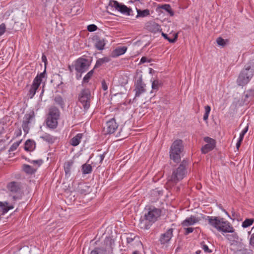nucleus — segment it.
Returning <instances> with one entry per match:
<instances>
[{
	"instance_id": "nucleus-24",
	"label": "nucleus",
	"mask_w": 254,
	"mask_h": 254,
	"mask_svg": "<svg viewBox=\"0 0 254 254\" xmlns=\"http://www.w3.org/2000/svg\"><path fill=\"white\" fill-rule=\"evenodd\" d=\"M36 147V144L34 140L28 139L25 143L24 149L27 151L33 150Z\"/></svg>"
},
{
	"instance_id": "nucleus-11",
	"label": "nucleus",
	"mask_w": 254,
	"mask_h": 254,
	"mask_svg": "<svg viewBox=\"0 0 254 254\" xmlns=\"http://www.w3.org/2000/svg\"><path fill=\"white\" fill-rule=\"evenodd\" d=\"M89 64L88 61L84 58H79L74 64V69L78 73H83L88 70Z\"/></svg>"
},
{
	"instance_id": "nucleus-57",
	"label": "nucleus",
	"mask_w": 254,
	"mask_h": 254,
	"mask_svg": "<svg viewBox=\"0 0 254 254\" xmlns=\"http://www.w3.org/2000/svg\"><path fill=\"white\" fill-rule=\"evenodd\" d=\"M201 253V251H197L196 252V254H200Z\"/></svg>"
},
{
	"instance_id": "nucleus-9",
	"label": "nucleus",
	"mask_w": 254,
	"mask_h": 254,
	"mask_svg": "<svg viewBox=\"0 0 254 254\" xmlns=\"http://www.w3.org/2000/svg\"><path fill=\"white\" fill-rule=\"evenodd\" d=\"M113 8L121 13L127 15H130V12H132L131 9L127 7L126 5L121 4L116 0H110L109 3L108 8L112 9Z\"/></svg>"
},
{
	"instance_id": "nucleus-2",
	"label": "nucleus",
	"mask_w": 254,
	"mask_h": 254,
	"mask_svg": "<svg viewBox=\"0 0 254 254\" xmlns=\"http://www.w3.org/2000/svg\"><path fill=\"white\" fill-rule=\"evenodd\" d=\"M206 219L211 226L222 233H226L232 230L231 224L222 218L208 216Z\"/></svg>"
},
{
	"instance_id": "nucleus-40",
	"label": "nucleus",
	"mask_w": 254,
	"mask_h": 254,
	"mask_svg": "<svg viewBox=\"0 0 254 254\" xmlns=\"http://www.w3.org/2000/svg\"><path fill=\"white\" fill-rule=\"evenodd\" d=\"M162 36L166 39H167L170 43H174L177 39V34H176L173 38H169L166 34L162 33Z\"/></svg>"
},
{
	"instance_id": "nucleus-32",
	"label": "nucleus",
	"mask_w": 254,
	"mask_h": 254,
	"mask_svg": "<svg viewBox=\"0 0 254 254\" xmlns=\"http://www.w3.org/2000/svg\"><path fill=\"white\" fill-rule=\"evenodd\" d=\"M110 61V59L108 57H104L101 59H98L95 65L94 68L98 67L104 63H108Z\"/></svg>"
},
{
	"instance_id": "nucleus-30",
	"label": "nucleus",
	"mask_w": 254,
	"mask_h": 254,
	"mask_svg": "<svg viewBox=\"0 0 254 254\" xmlns=\"http://www.w3.org/2000/svg\"><path fill=\"white\" fill-rule=\"evenodd\" d=\"M105 45V40L103 39L98 38L95 44V47L99 50H102Z\"/></svg>"
},
{
	"instance_id": "nucleus-5",
	"label": "nucleus",
	"mask_w": 254,
	"mask_h": 254,
	"mask_svg": "<svg viewBox=\"0 0 254 254\" xmlns=\"http://www.w3.org/2000/svg\"><path fill=\"white\" fill-rule=\"evenodd\" d=\"M226 233L228 234H223V235L229 241L231 246L234 248L235 250L240 251L243 248V245L235 229L232 227V230L229 232H226Z\"/></svg>"
},
{
	"instance_id": "nucleus-56",
	"label": "nucleus",
	"mask_w": 254,
	"mask_h": 254,
	"mask_svg": "<svg viewBox=\"0 0 254 254\" xmlns=\"http://www.w3.org/2000/svg\"><path fill=\"white\" fill-rule=\"evenodd\" d=\"M132 254H138V252L137 251H134L133 252Z\"/></svg>"
},
{
	"instance_id": "nucleus-6",
	"label": "nucleus",
	"mask_w": 254,
	"mask_h": 254,
	"mask_svg": "<svg viewBox=\"0 0 254 254\" xmlns=\"http://www.w3.org/2000/svg\"><path fill=\"white\" fill-rule=\"evenodd\" d=\"M183 149L182 141L181 140L174 141L170 148V158L175 162H179L181 160V153Z\"/></svg>"
},
{
	"instance_id": "nucleus-8",
	"label": "nucleus",
	"mask_w": 254,
	"mask_h": 254,
	"mask_svg": "<svg viewBox=\"0 0 254 254\" xmlns=\"http://www.w3.org/2000/svg\"><path fill=\"white\" fill-rule=\"evenodd\" d=\"M7 189L12 193L15 194L9 197L14 201L21 198V187L19 183L15 182H11L8 184Z\"/></svg>"
},
{
	"instance_id": "nucleus-33",
	"label": "nucleus",
	"mask_w": 254,
	"mask_h": 254,
	"mask_svg": "<svg viewBox=\"0 0 254 254\" xmlns=\"http://www.w3.org/2000/svg\"><path fill=\"white\" fill-rule=\"evenodd\" d=\"M92 170V166L90 164H84L82 166V172L83 174H90Z\"/></svg>"
},
{
	"instance_id": "nucleus-37",
	"label": "nucleus",
	"mask_w": 254,
	"mask_h": 254,
	"mask_svg": "<svg viewBox=\"0 0 254 254\" xmlns=\"http://www.w3.org/2000/svg\"><path fill=\"white\" fill-rule=\"evenodd\" d=\"M94 73L93 69L91 70L90 71H89L84 77L83 79V83H87L88 82L89 80L91 78V77L92 76Z\"/></svg>"
},
{
	"instance_id": "nucleus-29",
	"label": "nucleus",
	"mask_w": 254,
	"mask_h": 254,
	"mask_svg": "<svg viewBox=\"0 0 254 254\" xmlns=\"http://www.w3.org/2000/svg\"><path fill=\"white\" fill-rule=\"evenodd\" d=\"M40 138L43 140L51 143H53L55 140V138L54 136L46 133L41 136Z\"/></svg>"
},
{
	"instance_id": "nucleus-59",
	"label": "nucleus",
	"mask_w": 254,
	"mask_h": 254,
	"mask_svg": "<svg viewBox=\"0 0 254 254\" xmlns=\"http://www.w3.org/2000/svg\"><path fill=\"white\" fill-rule=\"evenodd\" d=\"M81 77V75L80 74V75H79V77H77V78L78 79H79L80 77Z\"/></svg>"
},
{
	"instance_id": "nucleus-45",
	"label": "nucleus",
	"mask_w": 254,
	"mask_h": 254,
	"mask_svg": "<svg viewBox=\"0 0 254 254\" xmlns=\"http://www.w3.org/2000/svg\"><path fill=\"white\" fill-rule=\"evenodd\" d=\"M31 163L33 164H36L37 167H39L43 163V161L42 159H38L36 160H31L29 161Z\"/></svg>"
},
{
	"instance_id": "nucleus-36",
	"label": "nucleus",
	"mask_w": 254,
	"mask_h": 254,
	"mask_svg": "<svg viewBox=\"0 0 254 254\" xmlns=\"http://www.w3.org/2000/svg\"><path fill=\"white\" fill-rule=\"evenodd\" d=\"M254 222V219H246L243 222L242 226L243 228H247L252 225Z\"/></svg>"
},
{
	"instance_id": "nucleus-15",
	"label": "nucleus",
	"mask_w": 254,
	"mask_h": 254,
	"mask_svg": "<svg viewBox=\"0 0 254 254\" xmlns=\"http://www.w3.org/2000/svg\"><path fill=\"white\" fill-rule=\"evenodd\" d=\"M105 243L106 245L105 248H96L91 252L90 254H106L107 250L112 249V240L109 238L106 239Z\"/></svg>"
},
{
	"instance_id": "nucleus-13",
	"label": "nucleus",
	"mask_w": 254,
	"mask_h": 254,
	"mask_svg": "<svg viewBox=\"0 0 254 254\" xmlns=\"http://www.w3.org/2000/svg\"><path fill=\"white\" fill-rule=\"evenodd\" d=\"M202 215L200 216L190 215V217L186 218L182 222V225L183 227H188L197 224L201 220Z\"/></svg>"
},
{
	"instance_id": "nucleus-50",
	"label": "nucleus",
	"mask_w": 254,
	"mask_h": 254,
	"mask_svg": "<svg viewBox=\"0 0 254 254\" xmlns=\"http://www.w3.org/2000/svg\"><path fill=\"white\" fill-rule=\"evenodd\" d=\"M211 108L209 106H206L205 107V114L209 115L210 112Z\"/></svg>"
},
{
	"instance_id": "nucleus-22",
	"label": "nucleus",
	"mask_w": 254,
	"mask_h": 254,
	"mask_svg": "<svg viewBox=\"0 0 254 254\" xmlns=\"http://www.w3.org/2000/svg\"><path fill=\"white\" fill-rule=\"evenodd\" d=\"M73 162L72 160H68L64 164V170L66 177H69L71 172V168Z\"/></svg>"
},
{
	"instance_id": "nucleus-10",
	"label": "nucleus",
	"mask_w": 254,
	"mask_h": 254,
	"mask_svg": "<svg viewBox=\"0 0 254 254\" xmlns=\"http://www.w3.org/2000/svg\"><path fill=\"white\" fill-rule=\"evenodd\" d=\"M90 100V91L88 89L83 90L80 94L79 101L83 106L85 110H87L89 108Z\"/></svg>"
},
{
	"instance_id": "nucleus-38",
	"label": "nucleus",
	"mask_w": 254,
	"mask_h": 254,
	"mask_svg": "<svg viewBox=\"0 0 254 254\" xmlns=\"http://www.w3.org/2000/svg\"><path fill=\"white\" fill-rule=\"evenodd\" d=\"M160 83L159 81L157 80H154L152 83V89L153 90L157 91L160 86Z\"/></svg>"
},
{
	"instance_id": "nucleus-58",
	"label": "nucleus",
	"mask_w": 254,
	"mask_h": 254,
	"mask_svg": "<svg viewBox=\"0 0 254 254\" xmlns=\"http://www.w3.org/2000/svg\"><path fill=\"white\" fill-rule=\"evenodd\" d=\"M154 25L158 29H159V26L157 24H154Z\"/></svg>"
},
{
	"instance_id": "nucleus-39",
	"label": "nucleus",
	"mask_w": 254,
	"mask_h": 254,
	"mask_svg": "<svg viewBox=\"0 0 254 254\" xmlns=\"http://www.w3.org/2000/svg\"><path fill=\"white\" fill-rule=\"evenodd\" d=\"M55 102L61 106L63 107L64 106V102L63 98L60 96H57L55 98Z\"/></svg>"
},
{
	"instance_id": "nucleus-54",
	"label": "nucleus",
	"mask_w": 254,
	"mask_h": 254,
	"mask_svg": "<svg viewBox=\"0 0 254 254\" xmlns=\"http://www.w3.org/2000/svg\"><path fill=\"white\" fill-rule=\"evenodd\" d=\"M208 116L209 115L204 114L203 117V120L205 121H207L208 120Z\"/></svg>"
},
{
	"instance_id": "nucleus-14",
	"label": "nucleus",
	"mask_w": 254,
	"mask_h": 254,
	"mask_svg": "<svg viewBox=\"0 0 254 254\" xmlns=\"http://www.w3.org/2000/svg\"><path fill=\"white\" fill-rule=\"evenodd\" d=\"M15 203V201L10 198L8 201H0V215H4L9 210L13 209Z\"/></svg>"
},
{
	"instance_id": "nucleus-42",
	"label": "nucleus",
	"mask_w": 254,
	"mask_h": 254,
	"mask_svg": "<svg viewBox=\"0 0 254 254\" xmlns=\"http://www.w3.org/2000/svg\"><path fill=\"white\" fill-rule=\"evenodd\" d=\"M248 127H247L241 131V132L240 133V135H239V137L238 139H240V140L243 141L244 136L248 131Z\"/></svg>"
},
{
	"instance_id": "nucleus-27",
	"label": "nucleus",
	"mask_w": 254,
	"mask_h": 254,
	"mask_svg": "<svg viewBox=\"0 0 254 254\" xmlns=\"http://www.w3.org/2000/svg\"><path fill=\"white\" fill-rule=\"evenodd\" d=\"M58 120L51 117H47L46 121L47 126L51 128H56L58 126Z\"/></svg>"
},
{
	"instance_id": "nucleus-55",
	"label": "nucleus",
	"mask_w": 254,
	"mask_h": 254,
	"mask_svg": "<svg viewBox=\"0 0 254 254\" xmlns=\"http://www.w3.org/2000/svg\"><path fill=\"white\" fill-rule=\"evenodd\" d=\"M42 61L43 62H45V61H46V57L45 56H42Z\"/></svg>"
},
{
	"instance_id": "nucleus-17",
	"label": "nucleus",
	"mask_w": 254,
	"mask_h": 254,
	"mask_svg": "<svg viewBox=\"0 0 254 254\" xmlns=\"http://www.w3.org/2000/svg\"><path fill=\"white\" fill-rule=\"evenodd\" d=\"M34 115L33 112H30L29 114H26L25 115L23 124H22V128L25 132L27 133L29 130V125L31 124L34 120Z\"/></svg>"
},
{
	"instance_id": "nucleus-43",
	"label": "nucleus",
	"mask_w": 254,
	"mask_h": 254,
	"mask_svg": "<svg viewBox=\"0 0 254 254\" xmlns=\"http://www.w3.org/2000/svg\"><path fill=\"white\" fill-rule=\"evenodd\" d=\"M97 29V27L95 24H90L87 26V30L90 32H94Z\"/></svg>"
},
{
	"instance_id": "nucleus-7",
	"label": "nucleus",
	"mask_w": 254,
	"mask_h": 254,
	"mask_svg": "<svg viewBox=\"0 0 254 254\" xmlns=\"http://www.w3.org/2000/svg\"><path fill=\"white\" fill-rule=\"evenodd\" d=\"M47 79V74L46 69L43 72L38 74L34 79L31 87L29 91V96L30 98H32L41 83H45Z\"/></svg>"
},
{
	"instance_id": "nucleus-53",
	"label": "nucleus",
	"mask_w": 254,
	"mask_h": 254,
	"mask_svg": "<svg viewBox=\"0 0 254 254\" xmlns=\"http://www.w3.org/2000/svg\"><path fill=\"white\" fill-rule=\"evenodd\" d=\"M100 162H102L105 158V154H103L99 155Z\"/></svg>"
},
{
	"instance_id": "nucleus-16",
	"label": "nucleus",
	"mask_w": 254,
	"mask_h": 254,
	"mask_svg": "<svg viewBox=\"0 0 254 254\" xmlns=\"http://www.w3.org/2000/svg\"><path fill=\"white\" fill-rule=\"evenodd\" d=\"M118 127V125L115 119L113 118L107 122L106 127L104 128L105 133L112 134L115 132Z\"/></svg>"
},
{
	"instance_id": "nucleus-49",
	"label": "nucleus",
	"mask_w": 254,
	"mask_h": 254,
	"mask_svg": "<svg viewBox=\"0 0 254 254\" xmlns=\"http://www.w3.org/2000/svg\"><path fill=\"white\" fill-rule=\"evenodd\" d=\"M102 88L104 91H106L108 89V85L106 83L105 80H103L102 81Z\"/></svg>"
},
{
	"instance_id": "nucleus-35",
	"label": "nucleus",
	"mask_w": 254,
	"mask_h": 254,
	"mask_svg": "<svg viewBox=\"0 0 254 254\" xmlns=\"http://www.w3.org/2000/svg\"><path fill=\"white\" fill-rule=\"evenodd\" d=\"M248 234L251 236L249 239L250 245L254 247V226L252 227L251 231L248 232Z\"/></svg>"
},
{
	"instance_id": "nucleus-3",
	"label": "nucleus",
	"mask_w": 254,
	"mask_h": 254,
	"mask_svg": "<svg viewBox=\"0 0 254 254\" xmlns=\"http://www.w3.org/2000/svg\"><path fill=\"white\" fill-rule=\"evenodd\" d=\"M187 166V162L185 160L182 161L178 167L173 170L167 183L174 185L183 180L188 174Z\"/></svg>"
},
{
	"instance_id": "nucleus-46",
	"label": "nucleus",
	"mask_w": 254,
	"mask_h": 254,
	"mask_svg": "<svg viewBox=\"0 0 254 254\" xmlns=\"http://www.w3.org/2000/svg\"><path fill=\"white\" fill-rule=\"evenodd\" d=\"M20 144V142H16L13 143V144L11 146L9 150L11 151H13L16 149Z\"/></svg>"
},
{
	"instance_id": "nucleus-47",
	"label": "nucleus",
	"mask_w": 254,
	"mask_h": 254,
	"mask_svg": "<svg viewBox=\"0 0 254 254\" xmlns=\"http://www.w3.org/2000/svg\"><path fill=\"white\" fill-rule=\"evenodd\" d=\"M216 42H217V43L218 44V45H219L220 46H223L225 44L224 40L221 37L218 38L217 39Z\"/></svg>"
},
{
	"instance_id": "nucleus-20",
	"label": "nucleus",
	"mask_w": 254,
	"mask_h": 254,
	"mask_svg": "<svg viewBox=\"0 0 254 254\" xmlns=\"http://www.w3.org/2000/svg\"><path fill=\"white\" fill-rule=\"evenodd\" d=\"M125 236L127 240V243L128 245L132 246L133 245V242L134 241L136 242L137 245L140 243L139 238L134 234H126Z\"/></svg>"
},
{
	"instance_id": "nucleus-21",
	"label": "nucleus",
	"mask_w": 254,
	"mask_h": 254,
	"mask_svg": "<svg viewBox=\"0 0 254 254\" xmlns=\"http://www.w3.org/2000/svg\"><path fill=\"white\" fill-rule=\"evenodd\" d=\"M83 136V133H77L75 136L73 137L70 140L69 143L73 146H77L81 142V139Z\"/></svg>"
},
{
	"instance_id": "nucleus-41",
	"label": "nucleus",
	"mask_w": 254,
	"mask_h": 254,
	"mask_svg": "<svg viewBox=\"0 0 254 254\" xmlns=\"http://www.w3.org/2000/svg\"><path fill=\"white\" fill-rule=\"evenodd\" d=\"M201 247L202 250L206 253H211L212 252V251L209 249L208 247L204 244V243H201Z\"/></svg>"
},
{
	"instance_id": "nucleus-34",
	"label": "nucleus",
	"mask_w": 254,
	"mask_h": 254,
	"mask_svg": "<svg viewBox=\"0 0 254 254\" xmlns=\"http://www.w3.org/2000/svg\"><path fill=\"white\" fill-rule=\"evenodd\" d=\"M37 170V168H33L28 165H24L23 166V170L25 172L29 174L34 173Z\"/></svg>"
},
{
	"instance_id": "nucleus-19",
	"label": "nucleus",
	"mask_w": 254,
	"mask_h": 254,
	"mask_svg": "<svg viewBox=\"0 0 254 254\" xmlns=\"http://www.w3.org/2000/svg\"><path fill=\"white\" fill-rule=\"evenodd\" d=\"M174 229L169 228L163 234H161L160 242L162 244L168 243L173 237Z\"/></svg>"
},
{
	"instance_id": "nucleus-60",
	"label": "nucleus",
	"mask_w": 254,
	"mask_h": 254,
	"mask_svg": "<svg viewBox=\"0 0 254 254\" xmlns=\"http://www.w3.org/2000/svg\"><path fill=\"white\" fill-rule=\"evenodd\" d=\"M69 69H70V71H72V69H71V67H70V66H69Z\"/></svg>"
},
{
	"instance_id": "nucleus-31",
	"label": "nucleus",
	"mask_w": 254,
	"mask_h": 254,
	"mask_svg": "<svg viewBox=\"0 0 254 254\" xmlns=\"http://www.w3.org/2000/svg\"><path fill=\"white\" fill-rule=\"evenodd\" d=\"M159 7L162 9L165 10L171 16H173L174 15V12L169 4H163L161 5Z\"/></svg>"
},
{
	"instance_id": "nucleus-28",
	"label": "nucleus",
	"mask_w": 254,
	"mask_h": 254,
	"mask_svg": "<svg viewBox=\"0 0 254 254\" xmlns=\"http://www.w3.org/2000/svg\"><path fill=\"white\" fill-rule=\"evenodd\" d=\"M137 15L136 18L144 17L150 15V10L148 9L140 10L136 9Z\"/></svg>"
},
{
	"instance_id": "nucleus-26",
	"label": "nucleus",
	"mask_w": 254,
	"mask_h": 254,
	"mask_svg": "<svg viewBox=\"0 0 254 254\" xmlns=\"http://www.w3.org/2000/svg\"><path fill=\"white\" fill-rule=\"evenodd\" d=\"M59 116L60 112L57 108L54 107L50 109L48 117H51V118L58 120L59 118Z\"/></svg>"
},
{
	"instance_id": "nucleus-48",
	"label": "nucleus",
	"mask_w": 254,
	"mask_h": 254,
	"mask_svg": "<svg viewBox=\"0 0 254 254\" xmlns=\"http://www.w3.org/2000/svg\"><path fill=\"white\" fill-rule=\"evenodd\" d=\"M193 230H194V229L191 227L185 228V234L188 235L190 233H192L193 231Z\"/></svg>"
},
{
	"instance_id": "nucleus-51",
	"label": "nucleus",
	"mask_w": 254,
	"mask_h": 254,
	"mask_svg": "<svg viewBox=\"0 0 254 254\" xmlns=\"http://www.w3.org/2000/svg\"><path fill=\"white\" fill-rule=\"evenodd\" d=\"M147 62H148L147 58L145 57H143L141 58L140 61V64H143Z\"/></svg>"
},
{
	"instance_id": "nucleus-1",
	"label": "nucleus",
	"mask_w": 254,
	"mask_h": 254,
	"mask_svg": "<svg viewBox=\"0 0 254 254\" xmlns=\"http://www.w3.org/2000/svg\"><path fill=\"white\" fill-rule=\"evenodd\" d=\"M161 212L160 209L154 206L145 208L143 216L140 219V227L142 229H148L160 217Z\"/></svg>"
},
{
	"instance_id": "nucleus-25",
	"label": "nucleus",
	"mask_w": 254,
	"mask_h": 254,
	"mask_svg": "<svg viewBox=\"0 0 254 254\" xmlns=\"http://www.w3.org/2000/svg\"><path fill=\"white\" fill-rule=\"evenodd\" d=\"M127 50V48L125 46L118 47L113 51V56L117 57L122 55L126 53Z\"/></svg>"
},
{
	"instance_id": "nucleus-23",
	"label": "nucleus",
	"mask_w": 254,
	"mask_h": 254,
	"mask_svg": "<svg viewBox=\"0 0 254 254\" xmlns=\"http://www.w3.org/2000/svg\"><path fill=\"white\" fill-rule=\"evenodd\" d=\"M244 101L248 103L254 101V90L250 89L245 92Z\"/></svg>"
},
{
	"instance_id": "nucleus-12",
	"label": "nucleus",
	"mask_w": 254,
	"mask_h": 254,
	"mask_svg": "<svg viewBox=\"0 0 254 254\" xmlns=\"http://www.w3.org/2000/svg\"><path fill=\"white\" fill-rule=\"evenodd\" d=\"M145 87V84L142 81V77H139L134 83L135 98L139 97L146 92Z\"/></svg>"
},
{
	"instance_id": "nucleus-4",
	"label": "nucleus",
	"mask_w": 254,
	"mask_h": 254,
	"mask_svg": "<svg viewBox=\"0 0 254 254\" xmlns=\"http://www.w3.org/2000/svg\"><path fill=\"white\" fill-rule=\"evenodd\" d=\"M254 73V69L250 65L246 66L241 71L237 79L238 85L243 86L247 84L252 78Z\"/></svg>"
},
{
	"instance_id": "nucleus-18",
	"label": "nucleus",
	"mask_w": 254,
	"mask_h": 254,
	"mask_svg": "<svg viewBox=\"0 0 254 254\" xmlns=\"http://www.w3.org/2000/svg\"><path fill=\"white\" fill-rule=\"evenodd\" d=\"M204 140L207 144L202 147L201 151L202 153L206 154L215 147V141L214 139L209 137H205Z\"/></svg>"
},
{
	"instance_id": "nucleus-44",
	"label": "nucleus",
	"mask_w": 254,
	"mask_h": 254,
	"mask_svg": "<svg viewBox=\"0 0 254 254\" xmlns=\"http://www.w3.org/2000/svg\"><path fill=\"white\" fill-rule=\"evenodd\" d=\"M6 26L4 23H1L0 25V36L2 35L5 32Z\"/></svg>"
},
{
	"instance_id": "nucleus-52",
	"label": "nucleus",
	"mask_w": 254,
	"mask_h": 254,
	"mask_svg": "<svg viewBox=\"0 0 254 254\" xmlns=\"http://www.w3.org/2000/svg\"><path fill=\"white\" fill-rule=\"evenodd\" d=\"M242 141V140H240V139H238L236 143V147L238 150L239 149V148L240 147V146L241 145Z\"/></svg>"
}]
</instances>
